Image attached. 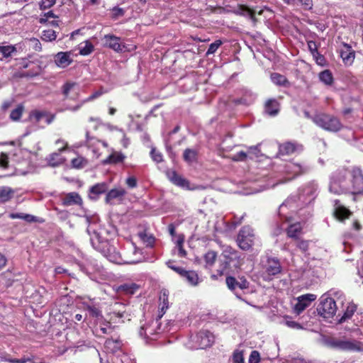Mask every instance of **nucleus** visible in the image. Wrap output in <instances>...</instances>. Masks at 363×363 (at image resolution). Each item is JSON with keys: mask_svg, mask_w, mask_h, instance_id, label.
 <instances>
[{"mask_svg": "<svg viewBox=\"0 0 363 363\" xmlns=\"http://www.w3.org/2000/svg\"><path fill=\"white\" fill-rule=\"evenodd\" d=\"M348 171L346 169H338L331 177L329 190L335 194H346L348 191V184L346 181Z\"/></svg>", "mask_w": 363, "mask_h": 363, "instance_id": "1", "label": "nucleus"}, {"mask_svg": "<svg viewBox=\"0 0 363 363\" xmlns=\"http://www.w3.org/2000/svg\"><path fill=\"white\" fill-rule=\"evenodd\" d=\"M318 313L328 322H331L337 312V306L333 298L326 295L321 296L320 303L317 308Z\"/></svg>", "mask_w": 363, "mask_h": 363, "instance_id": "2", "label": "nucleus"}, {"mask_svg": "<svg viewBox=\"0 0 363 363\" xmlns=\"http://www.w3.org/2000/svg\"><path fill=\"white\" fill-rule=\"evenodd\" d=\"M281 264L278 259L267 257L262 262L260 276L264 281H270L281 272Z\"/></svg>", "mask_w": 363, "mask_h": 363, "instance_id": "3", "label": "nucleus"}, {"mask_svg": "<svg viewBox=\"0 0 363 363\" xmlns=\"http://www.w3.org/2000/svg\"><path fill=\"white\" fill-rule=\"evenodd\" d=\"M313 121L318 126L329 131L336 132L342 128L340 121L336 117L330 115H317L313 118Z\"/></svg>", "mask_w": 363, "mask_h": 363, "instance_id": "4", "label": "nucleus"}, {"mask_svg": "<svg viewBox=\"0 0 363 363\" xmlns=\"http://www.w3.org/2000/svg\"><path fill=\"white\" fill-rule=\"evenodd\" d=\"M134 255H137L138 254H140V257H137L135 259H124L123 258L120 253L117 252L114 247H110L108 249L107 254L105 255V256L107 257V259L113 263L122 264H135L138 263H140L143 261V256L140 250H138L135 247H134Z\"/></svg>", "mask_w": 363, "mask_h": 363, "instance_id": "5", "label": "nucleus"}, {"mask_svg": "<svg viewBox=\"0 0 363 363\" xmlns=\"http://www.w3.org/2000/svg\"><path fill=\"white\" fill-rule=\"evenodd\" d=\"M352 179L348 184V191L352 194H363V174L358 167H353L351 170Z\"/></svg>", "mask_w": 363, "mask_h": 363, "instance_id": "6", "label": "nucleus"}, {"mask_svg": "<svg viewBox=\"0 0 363 363\" xmlns=\"http://www.w3.org/2000/svg\"><path fill=\"white\" fill-rule=\"evenodd\" d=\"M255 234L249 226L242 227L237 238L238 246L243 250H248L254 244Z\"/></svg>", "mask_w": 363, "mask_h": 363, "instance_id": "7", "label": "nucleus"}, {"mask_svg": "<svg viewBox=\"0 0 363 363\" xmlns=\"http://www.w3.org/2000/svg\"><path fill=\"white\" fill-rule=\"evenodd\" d=\"M223 257H224L225 266L221 270H218V274L221 276L223 274V270L233 265V267L238 268L241 265V260L238 252L233 250L232 247L227 246L223 251Z\"/></svg>", "mask_w": 363, "mask_h": 363, "instance_id": "8", "label": "nucleus"}, {"mask_svg": "<svg viewBox=\"0 0 363 363\" xmlns=\"http://www.w3.org/2000/svg\"><path fill=\"white\" fill-rule=\"evenodd\" d=\"M331 345L335 348L344 351H363V343L357 340H335L331 342Z\"/></svg>", "mask_w": 363, "mask_h": 363, "instance_id": "9", "label": "nucleus"}, {"mask_svg": "<svg viewBox=\"0 0 363 363\" xmlns=\"http://www.w3.org/2000/svg\"><path fill=\"white\" fill-rule=\"evenodd\" d=\"M225 282L228 288L233 291L238 298H241L242 295L240 291L247 289L249 287V282L242 277L237 280L233 277H227Z\"/></svg>", "mask_w": 363, "mask_h": 363, "instance_id": "10", "label": "nucleus"}, {"mask_svg": "<svg viewBox=\"0 0 363 363\" xmlns=\"http://www.w3.org/2000/svg\"><path fill=\"white\" fill-rule=\"evenodd\" d=\"M309 169L307 165L289 162L285 165V173L289 176V179L290 180L298 175L306 173Z\"/></svg>", "mask_w": 363, "mask_h": 363, "instance_id": "11", "label": "nucleus"}, {"mask_svg": "<svg viewBox=\"0 0 363 363\" xmlns=\"http://www.w3.org/2000/svg\"><path fill=\"white\" fill-rule=\"evenodd\" d=\"M315 298L316 296L312 294H308L298 296L297 298V302L294 307L295 313L300 314L307 307H308L311 303L315 300Z\"/></svg>", "mask_w": 363, "mask_h": 363, "instance_id": "12", "label": "nucleus"}, {"mask_svg": "<svg viewBox=\"0 0 363 363\" xmlns=\"http://www.w3.org/2000/svg\"><path fill=\"white\" fill-rule=\"evenodd\" d=\"M199 347L204 349L212 345L214 342V335L209 331H200L196 335Z\"/></svg>", "mask_w": 363, "mask_h": 363, "instance_id": "13", "label": "nucleus"}, {"mask_svg": "<svg viewBox=\"0 0 363 363\" xmlns=\"http://www.w3.org/2000/svg\"><path fill=\"white\" fill-rule=\"evenodd\" d=\"M301 145L291 142L284 143L283 144H281L279 147V154L281 155H291L294 152H301Z\"/></svg>", "mask_w": 363, "mask_h": 363, "instance_id": "14", "label": "nucleus"}, {"mask_svg": "<svg viewBox=\"0 0 363 363\" xmlns=\"http://www.w3.org/2000/svg\"><path fill=\"white\" fill-rule=\"evenodd\" d=\"M104 43L106 46L113 49L116 52H123L125 49V45L121 43L120 38L115 35H106L104 36Z\"/></svg>", "mask_w": 363, "mask_h": 363, "instance_id": "15", "label": "nucleus"}, {"mask_svg": "<svg viewBox=\"0 0 363 363\" xmlns=\"http://www.w3.org/2000/svg\"><path fill=\"white\" fill-rule=\"evenodd\" d=\"M78 85L76 82H67L62 86V93L65 99H77L78 97Z\"/></svg>", "mask_w": 363, "mask_h": 363, "instance_id": "16", "label": "nucleus"}, {"mask_svg": "<svg viewBox=\"0 0 363 363\" xmlns=\"http://www.w3.org/2000/svg\"><path fill=\"white\" fill-rule=\"evenodd\" d=\"M181 277L189 285L192 286H197L201 281L198 274L195 271L192 270H184L181 274Z\"/></svg>", "mask_w": 363, "mask_h": 363, "instance_id": "17", "label": "nucleus"}, {"mask_svg": "<svg viewBox=\"0 0 363 363\" xmlns=\"http://www.w3.org/2000/svg\"><path fill=\"white\" fill-rule=\"evenodd\" d=\"M55 62L58 67L65 68L72 63V60L69 52H60L55 55Z\"/></svg>", "mask_w": 363, "mask_h": 363, "instance_id": "18", "label": "nucleus"}, {"mask_svg": "<svg viewBox=\"0 0 363 363\" xmlns=\"http://www.w3.org/2000/svg\"><path fill=\"white\" fill-rule=\"evenodd\" d=\"M62 203L65 206L81 204L82 199L77 193L71 192L65 196L62 200Z\"/></svg>", "mask_w": 363, "mask_h": 363, "instance_id": "19", "label": "nucleus"}, {"mask_svg": "<svg viewBox=\"0 0 363 363\" xmlns=\"http://www.w3.org/2000/svg\"><path fill=\"white\" fill-rule=\"evenodd\" d=\"M167 178L174 184L184 187L188 184V182L179 176L175 171L169 170L167 172Z\"/></svg>", "mask_w": 363, "mask_h": 363, "instance_id": "20", "label": "nucleus"}, {"mask_svg": "<svg viewBox=\"0 0 363 363\" xmlns=\"http://www.w3.org/2000/svg\"><path fill=\"white\" fill-rule=\"evenodd\" d=\"M279 111V104L275 99H269L265 104V112L272 116H276Z\"/></svg>", "mask_w": 363, "mask_h": 363, "instance_id": "21", "label": "nucleus"}, {"mask_svg": "<svg viewBox=\"0 0 363 363\" xmlns=\"http://www.w3.org/2000/svg\"><path fill=\"white\" fill-rule=\"evenodd\" d=\"M357 310V306L353 303H348L343 315L338 319L339 323L346 322L350 319Z\"/></svg>", "mask_w": 363, "mask_h": 363, "instance_id": "22", "label": "nucleus"}, {"mask_svg": "<svg viewBox=\"0 0 363 363\" xmlns=\"http://www.w3.org/2000/svg\"><path fill=\"white\" fill-rule=\"evenodd\" d=\"M14 193V190L9 186H0V203H5L11 200Z\"/></svg>", "mask_w": 363, "mask_h": 363, "instance_id": "23", "label": "nucleus"}, {"mask_svg": "<svg viewBox=\"0 0 363 363\" xmlns=\"http://www.w3.org/2000/svg\"><path fill=\"white\" fill-rule=\"evenodd\" d=\"M334 214L337 219L344 220L349 217L350 212L344 206L339 205L337 201H335Z\"/></svg>", "mask_w": 363, "mask_h": 363, "instance_id": "24", "label": "nucleus"}, {"mask_svg": "<svg viewBox=\"0 0 363 363\" xmlns=\"http://www.w3.org/2000/svg\"><path fill=\"white\" fill-rule=\"evenodd\" d=\"M106 191V185L105 184H97L90 189L89 197L91 199L96 200L99 194L104 193Z\"/></svg>", "mask_w": 363, "mask_h": 363, "instance_id": "25", "label": "nucleus"}, {"mask_svg": "<svg viewBox=\"0 0 363 363\" xmlns=\"http://www.w3.org/2000/svg\"><path fill=\"white\" fill-rule=\"evenodd\" d=\"M65 159L60 155V152H54L48 157V162L51 167H57L64 163Z\"/></svg>", "mask_w": 363, "mask_h": 363, "instance_id": "26", "label": "nucleus"}, {"mask_svg": "<svg viewBox=\"0 0 363 363\" xmlns=\"http://www.w3.org/2000/svg\"><path fill=\"white\" fill-rule=\"evenodd\" d=\"M125 194L126 191L123 188L113 189L107 194L106 200L108 203H110L115 199H120L123 197Z\"/></svg>", "mask_w": 363, "mask_h": 363, "instance_id": "27", "label": "nucleus"}, {"mask_svg": "<svg viewBox=\"0 0 363 363\" xmlns=\"http://www.w3.org/2000/svg\"><path fill=\"white\" fill-rule=\"evenodd\" d=\"M169 292L166 289H162L160 295V307L163 313L169 308L168 301Z\"/></svg>", "mask_w": 363, "mask_h": 363, "instance_id": "28", "label": "nucleus"}, {"mask_svg": "<svg viewBox=\"0 0 363 363\" xmlns=\"http://www.w3.org/2000/svg\"><path fill=\"white\" fill-rule=\"evenodd\" d=\"M94 50V45L92 43L89 41L86 40L79 45V52L82 55H88L91 54Z\"/></svg>", "mask_w": 363, "mask_h": 363, "instance_id": "29", "label": "nucleus"}, {"mask_svg": "<svg viewBox=\"0 0 363 363\" xmlns=\"http://www.w3.org/2000/svg\"><path fill=\"white\" fill-rule=\"evenodd\" d=\"M302 227L301 223H297L291 225L287 230V235L291 238L297 240L298 235L301 233Z\"/></svg>", "mask_w": 363, "mask_h": 363, "instance_id": "30", "label": "nucleus"}, {"mask_svg": "<svg viewBox=\"0 0 363 363\" xmlns=\"http://www.w3.org/2000/svg\"><path fill=\"white\" fill-rule=\"evenodd\" d=\"M101 95V92L96 91L94 94H92L90 96H89L86 99L84 100L82 102H81L80 104H78L75 106H73V107L72 106H67L65 108V110H69L72 111H78L84 103L91 101L96 99L97 97H99Z\"/></svg>", "mask_w": 363, "mask_h": 363, "instance_id": "31", "label": "nucleus"}, {"mask_svg": "<svg viewBox=\"0 0 363 363\" xmlns=\"http://www.w3.org/2000/svg\"><path fill=\"white\" fill-rule=\"evenodd\" d=\"M87 164L88 160L84 157L79 155L71 160L72 167L75 169H82L86 167Z\"/></svg>", "mask_w": 363, "mask_h": 363, "instance_id": "32", "label": "nucleus"}, {"mask_svg": "<svg viewBox=\"0 0 363 363\" xmlns=\"http://www.w3.org/2000/svg\"><path fill=\"white\" fill-rule=\"evenodd\" d=\"M340 56L345 63L351 64L354 58V53L349 47H347L345 50L341 51Z\"/></svg>", "mask_w": 363, "mask_h": 363, "instance_id": "33", "label": "nucleus"}, {"mask_svg": "<svg viewBox=\"0 0 363 363\" xmlns=\"http://www.w3.org/2000/svg\"><path fill=\"white\" fill-rule=\"evenodd\" d=\"M125 156L121 152H113L104 161V164L118 163L123 161Z\"/></svg>", "mask_w": 363, "mask_h": 363, "instance_id": "34", "label": "nucleus"}, {"mask_svg": "<svg viewBox=\"0 0 363 363\" xmlns=\"http://www.w3.org/2000/svg\"><path fill=\"white\" fill-rule=\"evenodd\" d=\"M138 289L139 286L135 283L124 284L119 287V289L126 294H134Z\"/></svg>", "mask_w": 363, "mask_h": 363, "instance_id": "35", "label": "nucleus"}, {"mask_svg": "<svg viewBox=\"0 0 363 363\" xmlns=\"http://www.w3.org/2000/svg\"><path fill=\"white\" fill-rule=\"evenodd\" d=\"M56 38V32L52 29L43 30L41 35V39L45 42H51L55 40Z\"/></svg>", "mask_w": 363, "mask_h": 363, "instance_id": "36", "label": "nucleus"}, {"mask_svg": "<svg viewBox=\"0 0 363 363\" xmlns=\"http://www.w3.org/2000/svg\"><path fill=\"white\" fill-rule=\"evenodd\" d=\"M140 239L146 245L147 247H152L155 243V238L151 234L147 233H140L139 234Z\"/></svg>", "mask_w": 363, "mask_h": 363, "instance_id": "37", "label": "nucleus"}, {"mask_svg": "<svg viewBox=\"0 0 363 363\" xmlns=\"http://www.w3.org/2000/svg\"><path fill=\"white\" fill-rule=\"evenodd\" d=\"M197 152L193 149H186L184 152V159L187 162H193L196 161Z\"/></svg>", "mask_w": 363, "mask_h": 363, "instance_id": "38", "label": "nucleus"}, {"mask_svg": "<svg viewBox=\"0 0 363 363\" xmlns=\"http://www.w3.org/2000/svg\"><path fill=\"white\" fill-rule=\"evenodd\" d=\"M319 79L321 82L327 85H330L333 82V76L329 70H324L319 74Z\"/></svg>", "mask_w": 363, "mask_h": 363, "instance_id": "39", "label": "nucleus"}, {"mask_svg": "<svg viewBox=\"0 0 363 363\" xmlns=\"http://www.w3.org/2000/svg\"><path fill=\"white\" fill-rule=\"evenodd\" d=\"M24 107L23 105H18L17 108L13 109L10 113V118L13 121H18L23 114Z\"/></svg>", "mask_w": 363, "mask_h": 363, "instance_id": "40", "label": "nucleus"}, {"mask_svg": "<svg viewBox=\"0 0 363 363\" xmlns=\"http://www.w3.org/2000/svg\"><path fill=\"white\" fill-rule=\"evenodd\" d=\"M216 252L214 251H209L204 255V260L206 267H211L216 259Z\"/></svg>", "mask_w": 363, "mask_h": 363, "instance_id": "41", "label": "nucleus"}, {"mask_svg": "<svg viewBox=\"0 0 363 363\" xmlns=\"http://www.w3.org/2000/svg\"><path fill=\"white\" fill-rule=\"evenodd\" d=\"M16 51V48L13 45H0V53L4 57H10L12 53Z\"/></svg>", "mask_w": 363, "mask_h": 363, "instance_id": "42", "label": "nucleus"}, {"mask_svg": "<svg viewBox=\"0 0 363 363\" xmlns=\"http://www.w3.org/2000/svg\"><path fill=\"white\" fill-rule=\"evenodd\" d=\"M125 306L123 303H116L113 313L118 318H123L125 313Z\"/></svg>", "mask_w": 363, "mask_h": 363, "instance_id": "43", "label": "nucleus"}, {"mask_svg": "<svg viewBox=\"0 0 363 363\" xmlns=\"http://www.w3.org/2000/svg\"><path fill=\"white\" fill-rule=\"evenodd\" d=\"M271 79L274 84L278 85H284L286 82V77L278 73L272 74Z\"/></svg>", "mask_w": 363, "mask_h": 363, "instance_id": "44", "label": "nucleus"}, {"mask_svg": "<svg viewBox=\"0 0 363 363\" xmlns=\"http://www.w3.org/2000/svg\"><path fill=\"white\" fill-rule=\"evenodd\" d=\"M239 12L241 15L247 16L251 19H253L255 17L254 11L245 6H241L239 9Z\"/></svg>", "mask_w": 363, "mask_h": 363, "instance_id": "45", "label": "nucleus"}, {"mask_svg": "<svg viewBox=\"0 0 363 363\" xmlns=\"http://www.w3.org/2000/svg\"><path fill=\"white\" fill-rule=\"evenodd\" d=\"M57 0H41L39 3V7L41 10H45L51 8L55 4Z\"/></svg>", "mask_w": 363, "mask_h": 363, "instance_id": "46", "label": "nucleus"}, {"mask_svg": "<svg viewBox=\"0 0 363 363\" xmlns=\"http://www.w3.org/2000/svg\"><path fill=\"white\" fill-rule=\"evenodd\" d=\"M222 45V41L220 40H217L209 45V48L207 50V55H212L216 52L218 48Z\"/></svg>", "mask_w": 363, "mask_h": 363, "instance_id": "47", "label": "nucleus"}, {"mask_svg": "<svg viewBox=\"0 0 363 363\" xmlns=\"http://www.w3.org/2000/svg\"><path fill=\"white\" fill-rule=\"evenodd\" d=\"M105 347L108 349L114 350L115 349L119 347V341L117 340H114L113 339H108L105 342Z\"/></svg>", "mask_w": 363, "mask_h": 363, "instance_id": "48", "label": "nucleus"}, {"mask_svg": "<svg viewBox=\"0 0 363 363\" xmlns=\"http://www.w3.org/2000/svg\"><path fill=\"white\" fill-rule=\"evenodd\" d=\"M249 157L247 153L244 151H240L232 156V160L234 161H245Z\"/></svg>", "mask_w": 363, "mask_h": 363, "instance_id": "49", "label": "nucleus"}, {"mask_svg": "<svg viewBox=\"0 0 363 363\" xmlns=\"http://www.w3.org/2000/svg\"><path fill=\"white\" fill-rule=\"evenodd\" d=\"M247 155L250 159L252 160L255 157H257L259 153V150L257 146H252L249 147L247 151Z\"/></svg>", "mask_w": 363, "mask_h": 363, "instance_id": "50", "label": "nucleus"}, {"mask_svg": "<svg viewBox=\"0 0 363 363\" xmlns=\"http://www.w3.org/2000/svg\"><path fill=\"white\" fill-rule=\"evenodd\" d=\"M284 323L286 325L293 329L300 330L303 328L298 323L289 318L285 319Z\"/></svg>", "mask_w": 363, "mask_h": 363, "instance_id": "51", "label": "nucleus"}, {"mask_svg": "<svg viewBox=\"0 0 363 363\" xmlns=\"http://www.w3.org/2000/svg\"><path fill=\"white\" fill-rule=\"evenodd\" d=\"M233 363H244V358L242 352L235 351L233 356Z\"/></svg>", "mask_w": 363, "mask_h": 363, "instance_id": "52", "label": "nucleus"}, {"mask_svg": "<svg viewBox=\"0 0 363 363\" xmlns=\"http://www.w3.org/2000/svg\"><path fill=\"white\" fill-rule=\"evenodd\" d=\"M297 247L303 252H306L308 249V241L302 240H296Z\"/></svg>", "mask_w": 363, "mask_h": 363, "instance_id": "53", "label": "nucleus"}, {"mask_svg": "<svg viewBox=\"0 0 363 363\" xmlns=\"http://www.w3.org/2000/svg\"><path fill=\"white\" fill-rule=\"evenodd\" d=\"M259 359V353L256 350H253L250 355L249 363H258Z\"/></svg>", "mask_w": 363, "mask_h": 363, "instance_id": "54", "label": "nucleus"}, {"mask_svg": "<svg viewBox=\"0 0 363 363\" xmlns=\"http://www.w3.org/2000/svg\"><path fill=\"white\" fill-rule=\"evenodd\" d=\"M308 47L310 50V52L312 53V55L315 57L316 55H318V45H316L315 42L313 40H310L308 42Z\"/></svg>", "mask_w": 363, "mask_h": 363, "instance_id": "55", "label": "nucleus"}, {"mask_svg": "<svg viewBox=\"0 0 363 363\" xmlns=\"http://www.w3.org/2000/svg\"><path fill=\"white\" fill-rule=\"evenodd\" d=\"M151 156L154 161L156 162H160L162 161V154L157 151L155 149H152L151 150Z\"/></svg>", "mask_w": 363, "mask_h": 363, "instance_id": "56", "label": "nucleus"}, {"mask_svg": "<svg viewBox=\"0 0 363 363\" xmlns=\"http://www.w3.org/2000/svg\"><path fill=\"white\" fill-rule=\"evenodd\" d=\"M86 308L89 312L90 315L94 317H99L101 315L100 311L95 306H87Z\"/></svg>", "mask_w": 363, "mask_h": 363, "instance_id": "57", "label": "nucleus"}, {"mask_svg": "<svg viewBox=\"0 0 363 363\" xmlns=\"http://www.w3.org/2000/svg\"><path fill=\"white\" fill-rule=\"evenodd\" d=\"M55 144L59 145L58 152H62L65 150L67 147V143L62 139H58L56 140Z\"/></svg>", "mask_w": 363, "mask_h": 363, "instance_id": "58", "label": "nucleus"}, {"mask_svg": "<svg viewBox=\"0 0 363 363\" xmlns=\"http://www.w3.org/2000/svg\"><path fill=\"white\" fill-rule=\"evenodd\" d=\"M126 184L130 188H135L137 186V179L135 177H128L125 181Z\"/></svg>", "mask_w": 363, "mask_h": 363, "instance_id": "59", "label": "nucleus"}, {"mask_svg": "<svg viewBox=\"0 0 363 363\" xmlns=\"http://www.w3.org/2000/svg\"><path fill=\"white\" fill-rule=\"evenodd\" d=\"M8 160H9V158H8L7 155L2 152L0 155V166L3 167L4 168L7 167L8 162H9Z\"/></svg>", "mask_w": 363, "mask_h": 363, "instance_id": "60", "label": "nucleus"}, {"mask_svg": "<svg viewBox=\"0 0 363 363\" xmlns=\"http://www.w3.org/2000/svg\"><path fill=\"white\" fill-rule=\"evenodd\" d=\"M6 361H8L10 363H26L28 362H31L30 358H21V359H6Z\"/></svg>", "mask_w": 363, "mask_h": 363, "instance_id": "61", "label": "nucleus"}, {"mask_svg": "<svg viewBox=\"0 0 363 363\" xmlns=\"http://www.w3.org/2000/svg\"><path fill=\"white\" fill-rule=\"evenodd\" d=\"M45 115V112L35 111L32 113L31 116L35 119L36 122H39Z\"/></svg>", "mask_w": 363, "mask_h": 363, "instance_id": "62", "label": "nucleus"}, {"mask_svg": "<svg viewBox=\"0 0 363 363\" xmlns=\"http://www.w3.org/2000/svg\"><path fill=\"white\" fill-rule=\"evenodd\" d=\"M171 262H168L167 263V266L171 268L172 269H173L174 272H176L177 273H178L180 276L181 274H182V272H184V269L181 268V267H175L174 265H172L171 264Z\"/></svg>", "mask_w": 363, "mask_h": 363, "instance_id": "63", "label": "nucleus"}, {"mask_svg": "<svg viewBox=\"0 0 363 363\" xmlns=\"http://www.w3.org/2000/svg\"><path fill=\"white\" fill-rule=\"evenodd\" d=\"M31 41L34 43L35 50L37 51H40L42 48L40 41L35 38L32 39Z\"/></svg>", "mask_w": 363, "mask_h": 363, "instance_id": "64", "label": "nucleus"}]
</instances>
